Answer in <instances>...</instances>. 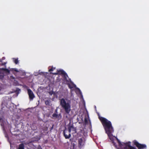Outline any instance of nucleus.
<instances>
[{"label": "nucleus", "instance_id": "aec40b11", "mask_svg": "<svg viewBox=\"0 0 149 149\" xmlns=\"http://www.w3.org/2000/svg\"><path fill=\"white\" fill-rule=\"evenodd\" d=\"M6 63V62H4L1 64V65H5Z\"/></svg>", "mask_w": 149, "mask_h": 149}, {"label": "nucleus", "instance_id": "6ab92c4d", "mask_svg": "<svg viewBox=\"0 0 149 149\" xmlns=\"http://www.w3.org/2000/svg\"><path fill=\"white\" fill-rule=\"evenodd\" d=\"M49 102L48 101H46L45 102V104L46 105H48L49 104Z\"/></svg>", "mask_w": 149, "mask_h": 149}, {"label": "nucleus", "instance_id": "5701e85b", "mask_svg": "<svg viewBox=\"0 0 149 149\" xmlns=\"http://www.w3.org/2000/svg\"><path fill=\"white\" fill-rule=\"evenodd\" d=\"M2 59H5V58L4 57H3L2 58Z\"/></svg>", "mask_w": 149, "mask_h": 149}, {"label": "nucleus", "instance_id": "2eb2a0df", "mask_svg": "<svg viewBox=\"0 0 149 149\" xmlns=\"http://www.w3.org/2000/svg\"><path fill=\"white\" fill-rule=\"evenodd\" d=\"M18 149H24V146L23 144L19 145Z\"/></svg>", "mask_w": 149, "mask_h": 149}, {"label": "nucleus", "instance_id": "4468645a", "mask_svg": "<svg viewBox=\"0 0 149 149\" xmlns=\"http://www.w3.org/2000/svg\"><path fill=\"white\" fill-rule=\"evenodd\" d=\"M13 61L14 63L16 64H17L19 62V61L18 60V59L17 58H13Z\"/></svg>", "mask_w": 149, "mask_h": 149}, {"label": "nucleus", "instance_id": "7ed1b4c3", "mask_svg": "<svg viewBox=\"0 0 149 149\" xmlns=\"http://www.w3.org/2000/svg\"><path fill=\"white\" fill-rule=\"evenodd\" d=\"M72 129H74V128L73 127H70L68 128V131L65 130L64 131V135L66 139H69L71 135L70 133Z\"/></svg>", "mask_w": 149, "mask_h": 149}, {"label": "nucleus", "instance_id": "39448f33", "mask_svg": "<svg viewBox=\"0 0 149 149\" xmlns=\"http://www.w3.org/2000/svg\"><path fill=\"white\" fill-rule=\"evenodd\" d=\"M62 77L63 79V81L65 84H67L68 82H71V79L69 78L67 73L63 76Z\"/></svg>", "mask_w": 149, "mask_h": 149}, {"label": "nucleus", "instance_id": "9b49d317", "mask_svg": "<svg viewBox=\"0 0 149 149\" xmlns=\"http://www.w3.org/2000/svg\"><path fill=\"white\" fill-rule=\"evenodd\" d=\"M2 70L7 72L8 73H9L10 71V70H9L8 69L2 68L1 69Z\"/></svg>", "mask_w": 149, "mask_h": 149}, {"label": "nucleus", "instance_id": "f03ea898", "mask_svg": "<svg viewBox=\"0 0 149 149\" xmlns=\"http://www.w3.org/2000/svg\"><path fill=\"white\" fill-rule=\"evenodd\" d=\"M60 105L65 113L69 114L71 111L70 101L67 99L62 98L60 100Z\"/></svg>", "mask_w": 149, "mask_h": 149}, {"label": "nucleus", "instance_id": "a878e982", "mask_svg": "<svg viewBox=\"0 0 149 149\" xmlns=\"http://www.w3.org/2000/svg\"><path fill=\"white\" fill-rule=\"evenodd\" d=\"M11 93H13V92H11Z\"/></svg>", "mask_w": 149, "mask_h": 149}, {"label": "nucleus", "instance_id": "20e7f679", "mask_svg": "<svg viewBox=\"0 0 149 149\" xmlns=\"http://www.w3.org/2000/svg\"><path fill=\"white\" fill-rule=\"evenodd\" d=\"M134 143L139 149H143L146 148V146L145 145L139 144L136 141H133Z\"/></svg>", "mask_w": 149, "mask_h": 149}, {"label": "nucleus", "instance_id": "f257e3e1", "mask_svg": "<svg viewBox=\"0 0 149 149\" xmlns=\"http://www.w3.org/2000/svg\"><path fill=\"white\" fill-rule=\"evenodd\" d=\"M98 116L100 120L104 127L106 133L107 134L108 137L111 141L113 143V145L116 147L114 141L117 140L119 146L122 148L126 149H136L134 147L130 146V142L127 143H121L117 138L113 136L112 133L113 132V130L111 126V122L106 119L102 117H100L99 115H98Z\"/></svg>", "mask_w": 149, "mask_h": 149}, {"label": "nucleus", "instance_id": "f3484780", "mask_svg": "<svg viewBox=\"0 0 149 149\" xmlns=\"http://www.w3.org/2000/svg\"><path fill=\"white\" fill-rule=\"evenodd\" d=\"M3 117H1L0 118V122L1 123L2 122V123H3Z\"/></svg>", "mask_w": 149, "mask_h": 149}, {"label": "nucleus", "instance_id": "1a4fd4ad", "mask_svg": "<svg viewBox=\"0 0 149 149\" xmlns=\"http://www.w3.org/2000/svg\"><path fill=\"white\" fill-rule=\"evenodd\" d=\"M72 90L74 91L76 93H81L80 89L78 88L76 86Z\"/></svg>", "mask_w": 149, "mask_h": 149}, {"label": "nucleus", "instance_id": "393cba45", "mask_svg": "<svg viewBox=\"0 0 149 149\" xmlns=\"http://www.w3.org/2000/svg\"><path fill=\"white\" fill-rule=\"evenodd\" d=\"M66 118H68V116H66Z\"/></svg>", "mask_w": 149, "mask_h": 149}, {"label": "nucleus", "instance_id": "dca6fc26", "mask_svg": "<svg viewBox=\"0 0 149 149\" xmlns=\"http://www.w3.org/2000/svg\"><path fill=\"white\" fill-rule=\"evenodd\" d=\"M88 119L87 117H86L85 118L84 121V122L86 124L88 123Z\"/></svg>", "mask_w": 149, "mask_h": 149}, {"label": "nucleus", "instance_id": "423d86ee", "mask_svg": "<svg viewBox=\"0 0 149 149\" xmlns=\"http://www.w3.org/2000/svg\"><path fill=\"white\" fill-rule=\"evenodd\" d=\"M85 142V139L84 137L79 138L78 140V144L79 147H81L83 146Z\"/></svg>", "mask_w": 149, "mask_h": 149}, {"label": "nucleus", "instance_id": "b1692460", "mask_svg": "<svg viewBox=\"0 0 149 149\" xmlns=\"http://www.w3.org/2000/svg\"><path fill=\"white\" fill-rule=\"evenodd\" d=\"M3 125L2 123H1V125L2 126Z\"/></svg>", "mask_w": 149, "mask_h": 149}, {"label": "nucleus", "instance_id": "9d476101", "mask_svg": "<svg viewBox=\"0 0 149 149\" xmlns=\"http://www.w3.org/2000/svg\"><path fill=\"white\" fill-rule=\"evenodd\" d=\"M10 71L13 72V73H14V72H19V71L16 68H12L10 69Z\"/></svg>", "mask_w": 149, "mask_h": 149}, {"label": "nucleus", "instance_id": "0eeeda50", "mask_svg": "<svg viewBox=\"0 0 149 149\" xmlns=\"http://www.w3.org/2000/svg\"><path fill=\"white\" fill-rule=\"evenodd\" d=\"M68 86L71 90H72L76 86V85L74 84L72 81L71 82H68L67 84Z\"/></svg>", "mask_w": 149, "mask_h": 149}, {"label": "nucleus", "instance_id": "ddd939ff", "mask_svg": "<svg viewBox=\"0 0 149 149\" xmlns=\"http://www.w3.org/2000/svg\"><path fill=\"white\" fill-rule=\"evenodd\" d=\"M49 72L53 71L55 69V68H53V67H51L50 66L49 67Z\"/></svg>", "mask_w": 149, "mask_h": 149}, {"label": "nucleus", "instance_id": "f8f14e48", "mask_svg": "<svg viewBox=\"0 0 149 149\" xmlns=\"http://www.w3.org/2000/svg\"><path fill=\"white\" fill-rule=\"evenodd\" d=\"M29 96L30 100H32L35 97L33 94H29Z\"/></svg>", "mask_w": 149, "mask_h": 149}, {"label": "nucleus", "instance_id": "4be33fe9", "mask_svg": "<svg viewBox=\"0 0 149 149\" xmlns=\"http://www.w3.org/2000/svg\"><path fill=\"white\" fill-rule=\"evenodd\" d=\"M0 62H2V59H0Z\"/></svg>", "mask_w": 149, "mask_h": 149}, {"label": "nucleus", "instance_id": "412c9836", "mask_svg": "<svg viewBox=\"0 0 149 149\" xmlns=\"http://www.w3.org/2000/svg\"><path fill=\"white\" fill-rule=\"evenodd\" d=\"M49 93H55L54 92H52V93H51V92H49Z\"/></svg>", "mask_w": 149, "mask_h": 149}, {"label": "nucleus", "instance_id": "6e6552de", "mask_svg": "<svg viewBox=\"0 0 149 149\" xmlns=\"http://www.w3.org/2000/svg\"><path fill=\"white\" fill-rule=\"evenodd\" d=\"M57 73H53V74H59L60 75H61L62 76H63L66 73L65 71L62 70H57Z\"/></svg>", "mask_w": 149, "mask_h": 149}, {"label": "nucleus", "instance_id": "a211bd4d", "mask_svg": "<svg viewBox=\"0 0 149 149\" xmlns=\"http://www.w3.org/2000/svg\"><path fill=\"white\" fill-rule=\"evenodd\" d=\"M28 93H33L31 90H29L28 91Z\"/></svg>", "mask_w": 149, "mask_h": 149}]
</instances>
